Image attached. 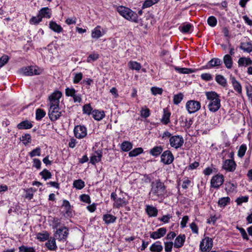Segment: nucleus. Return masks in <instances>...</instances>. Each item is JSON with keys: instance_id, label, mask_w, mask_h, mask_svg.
<instances>
[{"instance_id": "393cba45", "label": "nucleus", "mask_w": 252, "mask_h": 252, "mask_svg": "<svg viewBox=\"0 0 252 252\" xmlns=\"http://www.w3.org/2000/svg\"><path fill=\"white\" fill-rule=\"evenodd\" d=\"M49 28L52 31L57 33L61 32L63 31V29L60 25L53 21L50 22Z\"/></svg>"}, {"instance_id": "0e129e2a", "label": "nucleus", "mask_w": 252, "mask_h": 252, "mask_svg": "<svg viewBox=\"0 0 252 252\" xmlns=\"http://www.w3.org/2000/svg\"><path fill=\"white\" fill-rule=\"evenodd\" d=\"M76 91L74 88H67L65 89V94L67 96H73L75 94Z\"/></svg>"}, {"instance_id": "4468645a", "label": "nucleus", "mask_w": 252, "mask_h": 252, "mask_svg": "<svg viewBox=\"0 0 252 252\" xmlns=\"http://www.w3.org/2000/svg\"><path fill=\"white\" fill-rule=\"evenodd\" d=\"M166 233L165 228H158L157 231L153 232L150 234V237L153 239H158L164 236Z\"/></svg>"}, {"instance_id": "412c9836", "label": "nucleus", "mask_w": 252, "mask_h": 252, "mask_svg": "<svg viewBox=\"0 0 252 252\" xmlns=\"http://www.w3.org/2000/svg\"><path fill=\"white\" fill-rule=\"evenodd\" d=\"M146 211L150 217H156L158 215V209L151 205H147Z\"/></svg>"}, {"instance_id": "f704fd0d", "label": "nucleus", "mask_w": 252, "mask_h": 252, "mask_svg": "<svg viewBox=\"0 0 252 252\" xmlns=\"http://www.w3.org/2000/svg\"><path fill=\"white\" fill-rule=\"evenodd\" d=\"M162 150L161 146H156L151 149L150 153L152 156L157 157L160 154Z\"/></svg>"}, {"instance_id": "338daca9", "label": "nucleus", "mask_w": 252, "mask_h": 252, "mask_svg": "<svg viewBox=\"0 0 252 252\" xmlns=\"http://www.w3.org/2000/svg\"><path fill=\"white\" fill-rule=\"evenodd\" d=\"M80 198L81 201H82L84 202L90 203H91V199L89 195L83 194L80 196Z\"/></svg>"}, {"instance_id": "13d9d810", "label": "nucleus", "mask_w": 252, "mask_h": 252, "mask_svg": "<svg viewBox=\"0 0 252 252\" xmlns=\"http://www.w3.org/2000/svg\"><path fill=\"white\" fill-rule=\"evenodd\" d=\"M151 92L153 95L161 94L162 93V89L160 88L153 87L151 89Z\"/></svg>"}, {"instance_id": "4d7b16f0", "label": "nucleus", "mask_w": 252, "mask_h": 252, "mask_svg": "<svg viewBox=\"0 0 252 252\" xmlns=\"http://www.w3.org/2000/svg\"><path fill=\"white\" fill-rule=\"evenodd\" d=\"M62 207H64L65 210V213L68 214L69 210H70V205L68 201L66 200H63L62 205Z\"/></svg>"}, {"instance_id": "c9c22d12", "label": "nucleus", "mask_w": 252, "mask_h": 252, "mask_svg": "<svg viewBox=\"0 0 252 252\" xmlns=\"http://www.w3.org/2000/svg\"><path fill=\"white\" fill-rule=\"evenodd\" d=\"M192 28V25L190 24L187 23L184 24L183 25L179 27L180 31L184 33H189L190 29Z\"/></svg>"}, {"instance_id": "5fc2aeb1", "label": "nucleus", "mask_w": 252, "mask_h": 252, "mask_svg": "<svg viewBox=\"0 0 252 252\" xmlns=\"http://www.w3.org/2000/svg\"><path fill=\"white\" fill-rule=\"evenodd\" d=\"M236 229H238L240 231L243 239L246 240H248L249 239L248 235L246 230L243 228L240 227H239L237 226H236Z\"/></svg>"}, {"instance_id": "5701e85b", "label": "nucleus", "mask_w": 252, "mask_h": 252, "mask_svg": "<svg viewBox=\"0 0 252 252\" xmlns=\"http://www.w3.org/2000/svg\"><path fill=\"white\" fill-rule=\"evenodd\" d=\"M127 203V202L126 200L124 197H119L113 203V207L116 208H119L121 207L126 205Z\"/></svg>"}, {"instance_id": "f8f14e48", "label": "nucleus", "mask_w": 252, "mask_h": 252, "mask_svg": "<svg viewBox=\"0 0 252 252\" xmlns=\"http://www.w3.org/2000/svg\"><path fill=\"white\" fill-rule=\"evenodd\" d=\"M174 160V157L171 151L166 150L161 156V161L165 164L171 163Z\"/></svg>"}, {"instance_id": "37998d69", "label": "nucleus", "mask_w": 252, "mask_h": 252, "mask_svg": "<svg viewBox=\"0 0 252 252\" xmlns=\"http://www.w3.org/2000/svg\"><path fill=\"white\" fill-rule=\"evenodd\" d=\"M73 186L77 189H81L84 187L85 183L81 179L77 180L74 181Z\"/></svg>"}, {"instance_id": "473e14b6", "label": "nucleus", "mask_w": 252, "mask_h": 252, "mask_svg": "<svg viewBox=\"0 0 252 252\" xmlns=\"http://www.w3.org/2000/svg\"><path fill=\"white\" fill-rule=\"evenodd\" d=\"M128 67L132 70H139L141 68L140 63L135 61H130L128 63Z\"/></svg>"}, {"instance_id": "b1692460", "label": "nucleus", "mask_w": 252, "mask_h": 252, "mask_svg": "<svg viewBox=\"0 0 252 252\" xmlns=\"http://www.w3.org/2000/svg\"><path fill=\"white\" fill-rule=\"evenodd\" d=\"M42 19L43 18H50L51 16L50 10L48 7L42 8L39 11L38 14Z\"/></svg>"}, {"instance_id": "ea45409f", "label": "nucleus", "mask_w": 252, "mask_h": 252, "mask_svg": "<svg viewBox=\"0 0 252 252\" xmlns=\"http://www.w3.org/2000/svg\"><path fill=\"white\" fill-rule=\"evenodd\" d=\"M230 199L229 197H222L218 201V205L220 207H225L227 203L230 202Z\"/></svg>"}, {"instance_id": "423d86ee", "label": "nucleus", "mask_w": 252, "mask_h": 252, "mask_svg": "<svg viewBox=\"0 0 252 252\" xmlns=\"http://www.w3.org/2000/svg\"><path fill=\"white\" fill-rule=\"evenodd\" d=\"M21 71L25 75L32 76L40 74L43 69L36 66H30L21 68Z\"/></svg>"}, {"instance_id": "09e8293b", "label": "nucleus", "mask_w": 252, "mask_h": 252, "mask_svg": "<svg viewBox=\"0 0 252 252\" xmlns=\"http://www.w3.org/2000/svg\"><path fill=\"white\" fill-rule=\"evenodd\" d=\"M93 108L90 104H86L83 107V112L84 114L90 115L92 112Z\"/></svg>"}, {"instance_id": "a19ab883", "label": "nucleus", "mask_w": 252, "mask_h": 252, "mask_svg": "<svg viewBox=\"0 0 252 252\" xmlns=\"http://www.w3.org/2000/svg\"><path fill=\"white\" fill-rule=\"evenodd\" d=\"M40 175L45 180L50 179L52 177L51 173L46 169H43L40 173Z\"/></svg>"}, {"instance_id": "864d4df0", "label": "nucleus", "mask_w": 252, "mask_h": 252, "mask_svg": "<svg viewBox=\"0 0 252 252\" xmlns=\"http://www.w3.org/2000/svg\"><path fill=\"white\" fill-rule=\"evenodd\" d=\"M207 23L210 26L214 27L217 25V20L215 17L211 16L208 18Z\"/></svg>"}, {"instance_id": "6e6552de", "label": "nucleus", "mask_w": 252, "mask_h": 252, "mask_svg": "<svg viewBox=\"0 0 252 252\" xmlns=\"http://www.w3.org/2000/svg\"><path fill=\"white\" fill-rule=\"evenodd\" d=\"M186 107L189 113H194L200 109L201 104L199 101L190 100L187 102Z\"/></svg>"}, {"instance_id": "8fccbe9b", "label": "nucleus", "mask_w": 252, "mask_h": 252, "mask_svg": "<svg viewBox=\"0 0 252 252\" xmlns=\"http://www.w3.org/2000/svg\"><path fill=\"white\" fill-rule=\"evenodd\" d=\"M143 149L141 148H135L134 150L131 151L129 153V157H135L138 156L139 154L143 152Z\"/></svg>"}, {"instance_id": "aec40b11", "label": "nucleus", "mask_w": 252, "mask_h": 252, "mask_svg": "<svg viewBox=\"0 0 252 252\" xmlns=\"http://www.w3.org/2000/svg\"><path fill=\"white\" fill-rule=\"evenodd\" d=\"M116 217L109 214H105L102 217V220L107 224L113 223L116 221Z\"/></svg>"}, {"instance_id": "58836bf2", "label": "nucleus", "mask_w": 252, "mask_h": 252, "mask_svg": "<svg viewBox=\"0 0 252 252\" xmlns=\"http://www.w3.org/2000/svg\"><path fill=\"white\" fill-rule=\"evenodd\" d=\"M132 148V144L127 141H125L122 143L121 145V149L123 151L125 152L129 151Z\"/></svg>"}, {"instance_id": "bb28decb", "label": "nucleus", "mask_w": 252, "mask_h": 252, "mask_svg": "<svg viewBox=\"0 0 252 252\" xmlns=\"http://www.w3.org/2000/svg\"><path fill=\"white\" fill-rule=\"evenodd\" d=\"M150 250L153 252H160L163 250V247L160 244V242L158 241L151 245Z\"/></svg>"}, {"instance_id": "f03ea898", "label": "nucleus", "mask_w": 252, "mask_h": 252, "mask_svg": "<svg viewBox=\"0 0 252 252\" xmlns=\"http://www.w3.org/2000/svg\"><path fill=\"white\" fill-rule=\"evenodd\" d=\"M151 187V189L149 195L152 200H162L165 197L167 193L166 188L160 180H157L152 182Z\"/></svg>"}, {"instance_id": "4c0bfd02", "label": "nucleus", "mask_w": 252, "mask_h": 252, "mask_svg": "<svg viewBox=\"0 0 252 252\" xmlns=\"http://www.w3.org/2000/svg\"><path fill=\"white\" fill-rule=\"evenodd\" d=\"M239 65H248L252 63V61L250 58H241L239 59Z\"/></svg>"}, {"instance_id": "dca6fc26", "label": "nucleus", "mask_w": 252, "mask_h": 252, "mask_svg": "<svg viewBox=\"0 0 252 252\" xmlns=\"http://www.w3.org/2000/svg\"><path fill=\"white\" fill-rule=\"evenodd\" d=\"M186 236L184 234L178 235L175 240L174 246L176 248L182 247L185 243Z\"/></svg>"}, {"instance_id": "c756f323", "label": "nucleus", "mask_w": 252, "mask_h": 252, "mask_svg": "<svg viewBox=\"0 0 252 252\" xmlns=\"http://www.w3.org/2000/svg\"><path fill=\"white\" fill-rule=\"evenodd\" d=\"M102 36L100 31V27L96 26L92 32V37L93 38L98 39Z\"/></svg>"}, {"instance_id": "f257e3e1", "label": "nucleus", "mask_w": 252, "mask_h": 252, "mask_svg": "<svg viewBox=\"0 0 252 252\" xmlns=\"http://www.w3.org/2000/svg\"><path fill=\"white\" fill-rule=\"evenodd\" d=\"M62 93L57 91L53 93L49 96V106L48 116L52 121L57 120L62 115V112L60 111V98L62 96Z\"/></svg>"}, {"instance_id": "bf43d9fd", "label": "nucleus", "mask_w": 252, "mask_h": 252, "mask_svg": "<svg viewBox=\"0 0 252 252\" xmlns=\"http://www.w3.org/2000/svg\"><path fill=\"white\" fill-rule=\"evenodd\" d=\"M9 58L7 55H3L0 58V68L3 66L8 61Z\"/></svg>"}, {"instance_id": "2f4dec72", "label": "nucleus", "mask_w": 252, "mask_h": 252, "mask_svg": "<svg viewBox=\"0 0 252 252\" xmlns=\"http://www.w3.org/2000/svg\"><path fill=\"white\" fill-rule=\"evenodd\" d=\"M215 80L218 84L222 87H225L226 86V80L224 76L221 75H217L215 77Z\"/></svg>"}, {"instance_id": "ddd939ff", "label": "nucleus", "mask_w": 252, "mask_h": 252, "mask_svg": "<svg viewBox=\"0 0 252 252\" xmlns=\"http://www.w3.org/2000/svg\"><path fill=\"white\" fill-rule=\"evenodd\" d=\"M236 167V164L233 159H226L223 163L222 168L229 172L234 171Z\"/></svg>"}, {"instance_id": "7c9ffc66", "label": "nucleus", "mask_w": 252, "mask_h": 252, "mask_svg": "<svg viewBox=\"0 0 252 252\" xmlns=\"http://www.w3.org/2000/svg\"><path fill=\"white\" fill-rule=\"evenodd\" d=\"M174 69L179 73L181 74H189L194 72L193 69L188 68H181L178 66H175Z\"/></svg>"}, {"instance_id": "4be33fe9", "label": "nucleus", "mask_w": 252, "mask_h": 252, "mask_svg": "<svg viewBox=\"0 0 252 252\" xmlns=\"http://www.w3.org/2000/svg\"><path fill=\"white\" fill-rule=\"evenodd\" d=\"M230 80L234 89L239 94L242 93V87L240 83L238 82L234 77H231Z\"/></svg>"}, {"instance_id": "39448f33", "label": "nucleus", "mask_w": 252, "mask_h": 252, "mask_svg": "<svg viewBox=\"0 0 252 252\" xmlns=\"http://www.w3.org/2000/svg\"><path fill=\"white\" fill-rule=\"evenodd\" d=\"M69 234V230L65 226H63L59 229H57L55 234L54 238L57 239L59 241L64 242Z\"/></svg>"}, {"instance_id": "c03bdc74", "label": "nucleus", "mask_w": 252, "mask_h": 252, "mask_svg": "<svg viewBox=\"0 0 252 252\" xmlns=\"http://www.w3.org/2000/svg\"><path fill=\"white\" fill-rule=\"evenodd\" d=\"M45 112L41 109H37L36 110V119L37 120H41L45 116Z\"/></svg>"}, {"instance_id": "680f3d73", "label": "nucleus", "mask_w": 252, "mask_h": 252, "mask_svg": "<svg viewBox=\"0 0 252 252\" xmlns=\"http://www.w3.org/2000/svg\"><path fill=\"white\" fill-rule=\"evenodd\" d=\"M82 78L83 74L82 73L79 72L78 73H76L73 78V83L75 84L78 83L82 80Z\"/></svg>"}, {"instance_id": "79ce46f5", "label": "nucleus", "mask_w": 252, "mask_h": 252, "mask_svg": "<svg viewBox=\"0 0 252 252\" xmlns=\"http://www.w3.org/2000/svg\"><path fill=\"white\" fill-rule=\"evenodd\" d=\"M49 237V234L48 232H45L44 233H38L37 234V239L40 241H44L48 239Z\"/></svg>"}, {"instance_id": "f3484780", "label": "nucleus", "mask_w": 252, "mask_h": 252, "mask_svg": "<svg viewBox=\"0 0 252 252\" xmlns=\"http://www.w3.org/2000/svg\"><path fill=\"white\" fill-rule=\"evenodd\" d=\"M45 246L51 251H56L57 246L56 243V239L54 237H51L45 244Z\"/></svg>"}, {"instance_id": "052dcab7", "label": "nucleus", "mask_w": 252, "mask_h": 252, "mask_svg": "<svg viewBox=\"0 0 252 252\" xmlns=\"http://www.w3.org/2000/svg\"><path fill=\"white\" fill-rule=\"evenodd\" d=\"M201 78L204 81H209L213 79L212 76L210 73H203L201 75Z\"/></svg>"}, {"instance_id": "6ab92c4d", "label": "nucleus", "mask_w": 252, "mask_h": 252, "mask_svg": "<svg viewBox=\"0 0 252 252\" xmlns=\"http://www.w3.org/2000/svg\"><path fill=\"white\" fill-rule=\"evenodd\" d=\"M93 117L96 121L101 120L105 116L104 111L94 110L92 113Z\"/></svg>"}, {"instance_id": "e433bc0d", "label": "nucleus", "mask_w": 252, "mask_h": 252, "mask_svg": "<svg viewBox=\"0 0 252 252\" xmlns=\"http://www.w3.org/2000/svg\"><path fill=\"white\" fill-rule=\"evenodd\" d=\"M19 252H35V249L33 247L22 245L19 247Z\"/></svg>"}, {"instance_id": "69168bd1", "label": "nucleus", "mask_w": 252, "mask_h": 252, "mask_svg": "<svg viewBox=\"0 0 252 252\" xmlns=\"http://www.w3.org/2000/svg\"><path fill=\"white\" fill-rule=\"evenodd\" d=\"M248 201V196H241L240 197H238L236 200V202H237V204L239 205H241L243 202H247Z\"/></svg>"}, {"instance_id": "603ef678", "label": "nucleus", "mask_w": 252, "mask_h": 252, "mask_svg": "<svg viewBox=\"0 0 252 252\" xmlns=\"http://www.w3.org/2000/svg\"><path fill=\"white\" fill-rule=\"evenodd\" d=\"M41 17L38 14L37 16H33L30 20V23L32 24L37 25L42 21Z\"/></svg>"}, {"instance_id": "7ed1b4c3", "label": "nucleus", "mask_w": 252, "mask_h": 252, "mask_svg": "<svg viewBox=\"0 0 252 252\" xmlns=\"http://www.w3.org/2000/svg\"><path fill=\"white\" fill-rule=\"evenodd\" d=\"M206 96L209 100L208 104L209 110L212 112H216L220 107V96L215 92H206Z\"/></svg>"}, {"instance_id": "72a5a7b5", "label": "nucleus", "mask_w": 252, "mask_h": 252, "mask_svg": "<svg viewBox=\"0 0 252 252\" xmlns=\"http://www.w3.org/2000/svg\"><path fill=\"white\" fill-rule=\"evenodd\" d=\"M223 62L227 68H231L232 65V58L229 55H225L223 57Z\"/></svg>"}, {"instance_id": "a211bd4d", "label": "nucleus", "mask_w": 252, "mask_h": 252, "mask_svg": "<svg viewBox=\"0 0 252 252\" xmlns=\"http://www.w3.org/2000/svg\"><path fill=\"white\" fill-rule=\"evenodd\" d=\"M222 63L221 61L219 58H213L211 59L206 65L207 68H211L214 67L218 66Z\"/></svg>"}, {"instance_id": "a878e982", "label": "nucleus", "mask_w": 252, "mask_h": 252, "mask_svg": "<svg viewBox=\"0 0 252 252\" xmlns=\"http://www.w3.org/2000/svg\"><path fill=\"white\" fill-rule=\"evenodd\" d=\"M240 48L244 52L250 53L252 51V44L250 42H242Z\"/></svg>"}, {"instance_id": "6e6d98bb", "label": "nucleus", "mask_w": 252, "mask_h": 252, "mask_svg": "<svg viewBox=\"0 0 252 252\" xmlns=\"http://www.w3.org/2000/svg\"><path fill=\"white\" fill-rule=\"evenodd\" d=\"M41 155V149L39 147H37L32 150L30 153V156L32 158L35 156H40Z\"/></svg>"}, {"instance_id": "9d476101", "label": "nucleus", "mask_w": 252, "mask_h": 252, "mask_svg": "<svg viewBox=\"0 0 252 252\" xmlns=\"http://www.w3.org/2000/svg\"><path fill=\"white\" fill-rule=\"evenodd\" d=\"M74 134L76 138L82 139L86 136L87 128L83 126L78 125L74 127Z\"/></svg>"}, {"instance_id": "a18cd8bd", "label": "nucleus", "mask_w": 252, "mask_h": 252, "mask_svg": "<svg viewBox=\"0 0 252 252\" xmlns=\"http://www.w3.org/2000/svg\"><path fill=\"white\" fill-rule=\"evenodd\" d=\"M140 115L142 117L147 118L150 115V111L149 108L145 107L142 108L140 111Z\"/></svg>"}, {"instance_id": "cd10ccee", "label": "nucleus", "mask_w": 252, "mask_h": 252, "mask_svg": "<svg viewBox=\"0 0 252 252\" xmlns=\"http://www.w3.org/2000/svg\"><path fill=\"white\" fill-rule=\"evenodd\" d=\"M32 126V125L28 121H24L17 125V128L19 129H30Z\"/></svg>"}, {"instance_id": "2eb2a0df", "label": "nucleus", "mask_w": 252, "mask_h": 252, "mask_svg": "<svg viewBox=\"0 0 252 252\" xmlns=\"http://www.w3.org/2000/svg\"><path fill=\"white\" fill-rule=\"evenodd\" d=\"M102 156V152L101 150L95 151L94 154L91 157L90 162L93 164H95L101 160Z\"/></svg>"}, {"instance_id": "c85d7f7f", "label": "nucleus", "mask_w": 252, "mask_h": 252, "mask_svg": "<svg viewBox=\"0 0 252 252\" xmlns=\"http://www.w3.org/2000/svg\"><path fill=\"white\" fill-rule=\"evenodd\" d=\"M171 113L166 110L165 109H163V115L161 119V122L164 125L168 124L170 122V117Z\"/></svg>"}, {"instance_id": "0eeeda50", "label": "nucleus", "mask_w": 252, "mask_h": 252, "mask_svg": "<svg viewBox=\"0 0 252 252\" xmlns=\"http://www.w3.org/2000/svg\"><path fill=\"white\" fill-rule=\"evenodd\" d=\"M169 143L171 147L178 149L183 145L184 140L181 135H174L169 139Z\"/></svg>"}, {"instance_id": "774afa93", "label": "nucleus", "mask_w": 252, "mask_h": 252, "mask_svg": "<svg viewBox=\"0 0 252 252\" xmlns=\"http://www.w3.org/2000/svg\"><path fill=\"white\" fill-rule=\"evenodd\" d=\"M98 55L97 54H90L87 59V62L90 63L92 61H94L98 58Z\"/></svg>"}, {"instance_id": "3c124183", "label": "nucleus", "mask_w": 252, "mask_h": 252, "mask_svg": "<svg viewBox=\"0 0 252 252\" xmlns=\"http://www.w3.org/2000/svg\"><path fill=\"white\" fill-rule=\"evenodd\" d=\"M21 141L24 145H27L31 142V136L30 134L27 133L22 135Z\"/></svg>"}, {"instance_id": "49530a36", "label": "nucleus", "mask_w": 252, "mask_h": 252, "mask_svg": "<svg viewBox=\"0 0 252 252\" xmlns=\"http://www.w3.org/2000/svg\"><path fill=\"white\" fill-rule=\"evenodd\" d=\"M183 94L182 93H179L175 94L173 96V102L175 104H178L180 103L183 99Z\"/></svg>"}, {"instance_id": "e2e57ef3", "label": "nucleus", "mask_w": 252, "mask_h": 252, "mask_svg": "<svg viewBox=\"0 0 252 252\" xmlns=\"http://www.w3.org/2000/svg\"><path fill=\"white\" fill-rule=\"evenodd\" d=\"M173 243L172 242H164L165 251L166 252H171L173 247Z\"/></svg>"}, {"instance_id": "1a4fd4ad", "label": "nucleus", "mask_w": 252, "mask_h": 252, "mask_svg": "<svg viewBox=\"0 0 252 252\" xmlns=\"http://www.w3.org/2000/svg\"><path fill=\"white\" fill-rule=\"evenodd\" d=\"M212 247L213 240L209 237H206L203 239L200 244V249L202 252H209Z\"/></svg>"}, {"instance_id": "de8ad7c7", "label": "nucleus", "mask_w": 252, "mask_h": 252, "mask_svg": "<svg viewBox=\"0 0 252 252\" xmlns=\"http://www.w3.org/2000/svg\"><path fill=\"white\" fill-rule=\"evenodd\" d=\"M247 150V146L245 144H242L239 147L238 151V156L239 158H242L244 156Z\"/></svg>"}, {"instance_id": "20e7f679", "label": "nucleus", "mask_w": 252, "mask_h": 252, "mask_svg": "<svg viewBox=\"0 0 252 252\" xmlns=\"http://www.w3.org/2000/svg\"><path fill=\"white\" fill-rule=\"evenodd\" d=\"M117 11L122 16L127 20L134 22L137 21V14L127 7L119 6L117 7Z\"/></svg>"}, {"instance_id": "9b49d317", "label": "nucleus", "mask_w": 252, "mask_h": 252, "mask_svg": "<svg viewBox=\"0 0 252 252\" xmlns=\"http://www.w3.org/2000/svg\"><path fill=\"white\" fill-rule=\"evenodd\" d=\"M224 182V177L221 174H218L212 177L211 180V187L215 189H218L221 186Z\"/></svg>"}]
</instances>
